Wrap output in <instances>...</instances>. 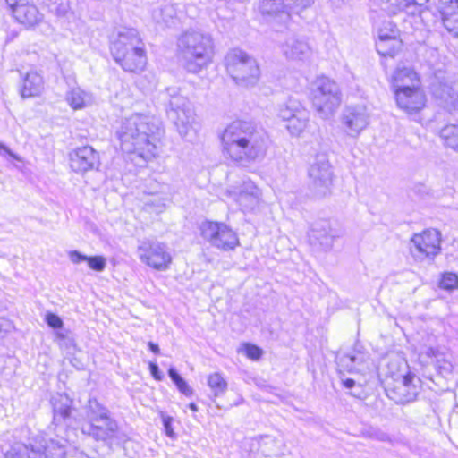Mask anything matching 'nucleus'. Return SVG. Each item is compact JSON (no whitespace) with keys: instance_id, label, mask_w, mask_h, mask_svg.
<instances>
[{"instance_id":"1","label":"nucleus","mask_w":458,"mask_h":458,"mask_svg":"<svg viewBox=\"0 0 458 458\" xmlns=\"http://www.w3.org/2000/svg\"><path fill=\"white\" fill-rule=\"evenodd\" d=\"M224 151L243 165L263 159L267 149V136L263 130L247 121L230 123L221 136Z\"/></svg>"},{"instance_id":"2","label":"nucleus","mask_w":458,"mask_h":458,"mask_svg":"<svg viewBox=\"0 0 458 458\" xmlns=\"http://www.w3.org/2000/svg\"><path fill=\"white\" fill-rule=\"evenodd\" d=\"M163 133L158 119L141 114L125 118L117 131L122 149L127 153H138L144 159L157 156V144Z\"/></svg>"},{"instance_id":"3","label":"nucleus","mask_w":458,"mask_h":458,"mask_svg":"<svg viewBox=\"0 0 458 458\" xmlns=\"http://www.w3.org/2000/svg\"><path fill=\"white\" fill-rule=\"evenodd\" d=\"M110 53L114 60L128 72H139L147 64V55L137 30L123 28L110 39Z\"/></svg>"},{"instance_id":"4","label":"nucleus","mask_w":458,"mask_h":458,"mask_svg":"<svg viewBox=\"0 0 458 458\" xmlns=\"http://www.w3.org/2000/svg\"><path fill=\"white\" fill-rule=\"evenodd\" d=\"M178 55L185 69L198 73L213 60L215 46L212 36L200 30H187L177 41Z\"/></svg>"},{"instance_id":"5","label":"nucleus","mask_w":458,"mask_h":458,"mask_svg":"<svg viewBox=\"0 0 458 458\" xmlns=\"http://www.w3.org/2000/svg\"><path fill=\"white\" fill-rule=\"evenodd\" d=\"M168 119L181 136L185 137L195 123V111L191 102L177 87H168L161 93Z\"/></svg>"},{"instance_id":"6","label":"nucleus","mask_w":458,"mask_h":458,"mask_svg":"<svg viewBox=\"0 0 458 458\" xmlns=\"http://www.w3.org/2000/svg\"><path fill=\"white\" fill-rule=\"evenodd\" d=\"M226 71L233 81L244 88L255 86L260 75L257 61L241 49H232L225 58Z\"/></svg>"},{"instance_id":"7","label":"nucleus","mask_w":458,"mask_h":458,"mask_svg":"<svg viewBox=\"0 0 458 458\" xmlns=\"http://www.w3.org/2000/svg\"><path fill=\"white\" fill-rule=\"evenodd\" d=\"M311 101L320 118H329L341 102L338 85L327 77L318 78L313 83Z\"/></svg>"},{"instance_id":"8","label":"nucleus","mask_w":458,"mask_h":458,"mask_svg":"<svg viewBox=\"0 0 458 458\" xmlns=\"http://www.w3.org/2000/svg\"><path fill=\"white\" fill-rule=\"evenodd\" d=\"M308 175L309 189L314 197L323 198L331 192L333 169L326 155L319 154L315 157Z\"/></svg>"},{"instance_id":"9","label":"nucleus","mask_w":458,"mask_h":458,"mask_svg":"<svg viewBox=\"0 0 458 458\" xmlns=\"http://www.w3.org/2000/svg\"><path fill=\"white\" fill-rule=\"evenodd\" d=\"M199 231L202 238L217 249L231 250L239 245L236 233L225 223L206 220L200 224Z\"/></svg>"},{"instance_id":"10","label":"nucleus","mask_w":458,"mask_h":458,"mask_svg":"<svg viewBox=\"0 0 458 458\" xmlns=\"http://www.w3.org/2000/svg\"><path fill=\"white\" fill-rule=\"evenodd\" d=\"M137 255L141 262L156 270H165L172 261L166 246L157 241L145 240L140 242Z\"/></svg>"},{"instance_id":"11","label":"nucleus","mask_w":458,"mask_h":458,"mask_svg":"<svg viewBox=\"0 0 458 458\" xmlns=\"http://www.w3.org/2000/svg\"><path fill=\"white\" fill-rule=\"evenodd\" d=\"M440 236V232L436 229H427L421 233L414 234L410 246L413 257L417 259H433L441 250Z\"/></svg>"},{"instance_id":"12","label":"nucleus","mask_w":458,"mask_h":458,"mask_svg":"<svg viewBox=\"0 0 458 458\" xmlns=\"http://www.w3.org/2000/svg\"><path fill=\"white\" fill-rule=\"evenodd\" d=\"M369 115L364 106H347L342 114L344 131L351 137H357L368 126Z\"/></svg>"},{"instance_id":"13","label":"nucleus","mask_w":458,"mask_h":458,"mask_svg":"<svg viewBox=\"0 0 458 458\" xmlns=\"http://www.w3.org/2000/svg\"><path fill=\"white\" fill-rule=\"evenodd\" d=\"M70 165L76 173H86L98 170L100 165V157L91 146H82L70 153Z\"/></svg>"},{"instance_id":"14","label":"nucleus","mask_w":458,"mask_h":458,"mask_svg":"<svg viewBox=\"0 0 458 458\" xmlns=\"http://www.w3.org/2000/svg\"><path fill=\"white\" fill-rule=\"evenodd\" d=\"M394 95L397 106L407 114L418 113L425 106L426 96L420 85L394 89Z\"/></svg>"},{"instance_id":"15","label":"nucleus","mask_w":458,"mask_h":458,"mask_svg":"<svg viewBox=\"0 0 458 458\" xmlns=\"http://www.w3.org/2000/svg\"><path fill=\"white\" fill-rule=\"evenodd\" d=\"M414 376L407 374L395 381L393 387L387 388L386 395L396 403L405 404L414 402L420 392V386L413 383Z\"/></svg>"},{"instance_id":"16","label":"nucleus","mask_w":458,"mask_h":458,"mask_svg":"<svg viewBox=\"0 0 458 458\" xmlns=\"http://www.w3.org/2000/svg\"><path fill=\"white\" fill-rule=\"evenodd\" d=\"M82 430L96 440L105 441L114 436L118 430V425L110 416L95 418Z\"/></svg>"},{"instance_id":"17","label":"nucleus","mask_w":458,"mask_h":458,"mask_svg":"<svg viewBox=\"0 0 458 458\" xmlns=\"http://www.w3.org/2000/svg\"><path fill=\"white\" fill-rule=\"evenodd\" d=\"M387 24L390 26L389 31L386 29L378 30V40L376 47L379 55L393 57L401 49L402 41L397 38L396 27L391 22Z\"/></svg>"},{"instance_id":"18","label":"nucleus","mask_w":458,"mask_h":458,"mask_svg":"<svg viewBox=\"0 0 458 458\" xmlns=\"http://www.w3.org/2000/svg\"><path fill=\"white\" fill-rule=\"evenodd\" d=\"M335 237L327 221L314 224L309 233L310 243L324 251L331 250Z\"/></svg>"},{"instance_id":"19","label":"nucleus","mask_w":458,"mask_h":458,"mask_svg":"<svg viewBox=\"0 0 458 458\" xmlns=\"http://www.w3.org/2000/svg\"><path fill=\"white\" fill-rule=\"evenodd\" d=\"M439 12L443 25L454 37H458V0H438L434 8Z\"/></svg>"},{"instance_id":"20","label":"nucleus","mask_w":458,"mask_h":458,"mask_svg":"<svg viewBox=\"0 0 458 458\" xmlns=\"http://www.w3.org/2000/svg\"><path fill=\"white\" fill-rule=\"evenodd\" d=\"M283 55L293 61H304L310 56L311 49L308 43L294 36L289 37L281 46Z\"/></svg>"},{"instance_id":"21","label":"nucleus","mask_w":458,"mask_h":458,"mask_svg":"<svg viewBox=\"0 0 458 458\" xmlns=\"http://www.w3.org/2000/svg\"><path fill=\"white\" fill-rule=\"evenodd\" d=\"M15 21L27 28H32L38 25L44 19V15L39 12L35 4L30 0L24 4H20L12 13Z\"/></svg>"},{"instance_id":"22","label":"nucleus","mask_w":458,"mask_h":458,"mask_svg":"<svg viewBox=\"0 0 458 458\" xmlns=\"http://www.w3.org/2000/svg\"><path fill=\"white\" fill-rule=\"evenodd\" d=\"M73 401L66 394H56L51 398L53 420L56 424L67 423L71 419Z\"/></svg>"},{"instance_id":"23","label":"nucleus","mask_w":458,"mask_h":458,"mask_svg":"<svg viewBox=\"0 0 458 458\" xmlns=\"http://www.w3.org/2000/svg\"><path fill=\"white\" fill-rule=\"evenodd\" d=\"M259 11L267 19L278 18L284 21L290 17V9L284 0H260Z\"/></svg>"},{"instance_id":"24","label":"nucleus","mask_w":458,"mask_h":458,"mask_svg":"<svg viewBox=\"0 0 458 458\" xmlns=\"http://www.w3.org/2000/svg\"><path fill=\"white\" fill-rule=\"evenodd\" d=\"M4 458H46L42 446L34 445L33 441L28 444L17 443L5 453Z\"/></svg>"},{"instance_id":"25","label":"nucleus","mask_w":458,"mask_h":458,"mask_svg":"<svg viewBox=\"0 0 458 458\" xmlns=\"http://www.w3.org/2000/svg\"><path fill=\"white\" fill-rule=\"evenodd\" d=\"M393 89H403L414 85H420L418 73L411 67L398 66L392 76Z\"/></svg>"},{"instance_id":"26","label":"nucleus","mask_w":458,"mask_h":458,"mask_svg":"<svg viewBox=\"0 0 458 458\" xmlns=\"http://www.w3.org/2000/svg\"><path fill=\"white\" fill-rule=\"evenodd\" d=\"M44 89L43 77L37 72L30 71L22 78L21 96L22 98L38 97Z\"/></svg>"},{"instance_id":"27","label":"nucleus","mask_w":458,"mask_h":458,"mask_svg":"<svg viewBox=\"0 0 458 458\" xmlns=\"http://www.w3.org/2000/svg\"><path fill=\"white\" fill-rule=\"evenodd\" d=\"M260 199V191L253 183H245L237 195V202L243 210H252L258 207Z\"/></svg>"},{"instance_id":"28","label":"nucleus","mask_w":458,"mask_h":458,"mask_svg":"<svg viewBox=\"0 0 458 458\" xmlns=\"http://www.w3.org/2000/svg\"><path fill=\"white\" fill-rule=\"evenodd\" d=\"M153 19L157 23H164L165 26H171L174 24L177 19L176 5L172 4H166L154 10Z\"/></svg>"},{"instance_id":"29","label":"nucleus","mask_w":458,"mask_h":458,"mask_svg":"<svg viewBox=\"0 0 458 458\" xmlns=\"http://www.w3.org/2000/svg\"><path fill=\"white\" fill-rule=\"evenodd\" d=\"M300 101L297 99L289 98L285 102L278 105L277 106V116L284 121H290L293 118L299 111H303Z\"/></svg>"},{"instance_id":"30","label":"nucleus","mask_w":458,"mask_h":458,"mask_svg":"<svg viewBox=\"0 0 458 458\" xmlns=\"http://www.w3.org/2000/svg\"><path fill=\"white\" fill-rule=\"evenodd\" d=\"M34 445L42 446L46 458H63L65 454L64 446L59 444L57 441L50 440L48 443L43 438L34 439Z\"/></svg>"},{"instance_id":"31","label":"nucleus","mask_w":458,"mask_h":458,"mask_svg":"<svg viewBox=\"0 0 458 458\" xmlns=\"http://www.w3.org/2000/svg\"><path fill=\"white\" fill-rule=\"evenodd\" d=\"M308 122L309 114L308 111L304 109L303 111H299L293 118L288 121L286 128L292 135L298 136L305 130Z\"/></svg>"},{"instance_id":"32","label":"nucleus","mask_w":458,"mask_h":458,"mask_svg":"<svg viewBox=\"0 0 458 458\" xmlns=\"http://www.w3.org/2000/svg\"><path fill=\"white\" fill-rule=\"evenodd\" d=\"M67 101L73 109H81L90 101V97L80 88L72 89L67 94Z\"/></svg>"},{"instance_id":"33","label":"nucleus","mask_w":458,"mask_h":458,"mask_svg":"<svg viewBox=\"0 0 458 458\" xmlns=\"http://www.w3.org/2000/svg\"><path fill=\"white\" fill-rule=\"evenodd\" d=\"M420 8L419 13L421 15L426 11H432L437 6V0H402L398 5L399 11H407L411 6Z\"/></svg>"},{"instance_id":"34","label":"nucleus","mask_w":458,"mask_h":458,"mask_svg":"<svg viewBox=\"0 0 458 458\" xmlns=\"http://www.w3.org/2000/svg\"><path fill=\"white\" fill-rule=\"evenodd\" d=\"M440 138L447 147L458 151V125L448 124L442 128Z\"/></svg>"},{"instance_id":"35","label":"nucleus","mask_w":458,"mask_h":458,"mask_svg":"<svg viewBox=\"0 0 458 458\" xmlns=\"http://www.w3.org/2000/svg\"><path fill=\"white\" fill-rule=\"evenodd\" d=\"M168 376L182 394L186 396H191L193 394L192 388L188 385V383L184 380V378H182V377L174 368L171 367L168 369Z\"/></svg>"},{"instance_id":"36","label":"nucleus","mask_w":458,"mask_h":458,"mask_svg":"<svg viewBox=\"0 0 458 458\" xmlns=\"http://www.w3.org/2000/svg\"><path fill=\"white\" fill-rule=\"evenodd\" d=\"M208 385L216 396L223 394L227 389V382L219 373L211 374L208 378Z\"/></svg>"},{"instance_id":"37","label":"nucleus","mask_w":458,"mask_h":458,"mask_svg":"<svg viewBox=\"0 0 458 458\" xmlns=\"http://www.w3.org/2000/svg\"><path fill=\"white\" fill-rule=\"evenodd\" d=\"M108 410L102 406L96 399L89 400V417L90 421L95 418L108 417Z\"/></svg>"},{"instance_id":"38","label":"nucleus","mask_w":458,"mask_h":458,"mask_svg":"<svg viewBox=\"0 0 458 458\" xmlns=\"http://www.w3.org/2000/svg\"><path fill=\"white\" fill-rule=\"evenodd\" d=\"M439 287L446 291H454L458 288V276L453 272H445L439 281Z\"/></svg>"},{"instance_id":"39","label":"nucleus","mask_w":458,"mask_h":458,"mask_svg":"<svg viewBox=\"0 0 458 458\" xmlns=\"http://www.w3.org/2000/svg\"><path fill=\"white\" fill-rule=\"evenodd\" d=\"M286 4L292 12L299 13L301 11H303L309 7H310L314 0H286Z\"/></svg>"},{"instance_id":"40","label":"nucleus","mask_w":458,"mask_h":458,"mask_svg":"<svg viewBox=\"0 0 458 458\" xmlns=\"http://www.w3.org/2000/svg\"><path fill=\"white\" fill-rule=\"evenodd\" d=\"M87 263L89 267L98 272H101L106 266V259L102 256L89 257Z\"/></svg>"},{"instance_id":"41","label":"nucleus","mask_w":458,"mask_h":458,"mask_svg":"<svg viewBox=\"0 0 458 458\" xmlns=\"http://www.w3.org/2000/svg\"><path fill=\"white\" fill-rule=\"evenodd\" d=\"M276 440L274 437H261V440L259 442V447L261 448V451L267 455L270 456L276 454V450L270 447H267V445H276Z\"/></svg>"},{"instance_id":"42","label":"nucleus","mask_w":458,"mask_h":458,"mask_svg":"<svg viewBox=\"0 0 458 458\" xmlns=\"http://www.w3.org/2000/svg\"><path fill=\"white\" fill-rule=\"evenodd\" d=\"M244 351L246 356L253 360H259L263 353V351L259 346L251 344H245Z\"/></svg>"},{"instance_id":"43","label":"nucleus","mask_w":458,"mask_h":458,"mask_svg":"<svg viewBox=\"0 0 458 458\" xmlns=\"http://www.w3.org/2000/svg\"><path fill=\"white\" fill-rule=\"evenodd\" d=\"M70 10L68 0H55L53 3V11L58 16H64Z\"/></svg>"},{"instance_id":"44","label":"nucleus","mask_w":458,"mask_h":458,"mask_svg":"<svg viewBox=\"0 0 458 458\" xmlns=\"http://www.w3.org/2000/svg\"><path fill=\"white\" fill-rule=\"evenodd\" d=\"M46 322L50 327L55 329L61 328L64 325L61 318L54 313H48L46 316Z\"/></svg>"},{"instance_id":"45","label":"nucleus","mask_w":458,"mask_h":458,"mask_svg":"<svg viewBox=\"0 0 458 458\" xmlns=\"http://www.w3.org/2000/svg\"><path fill=\"white\" fill-rule=\"evenodd\" d=\"M68 257L73 264H80L81 262H87L89 256L81 253L78 250H71L68 252Z\"/></svg>"},{"instance_id":"46","label":"nucleus","mask_w":458,"mask_h":458,"mask_svg":"<svg viewBox=\"0 0 458 458\" xmlns=\"http://www.w3.org/2000/svg\"><path fill=\"white\" fill-rule=\"evenodd\" d=\"M149 371L152 375V377L156 379V380H158V381H161L164 377L163 374L161 373L158 366L157 363L155 362H150L149 363Z\"/></svg>"},{"instance_id":"47","label":"nucleus","mask_w":458,"mask_h":458,"mask_svg":"<svg viewBox=\"0 0 458 458\" xmlns=\"http://www.w3.org/2000/svg\"><path fill=\"white\" fill-rule=\"evenodd\" d=\"M163 425L165 429V433L168 437H173L174 431L172 429V418L170 417H164L163 418Z\"/></svg>"},{"instance_id":"48","label":"nucleus","mask_w":458,"mask_h":458,"mask_svg":"<svg viewBox=\"0 0 458 458\" xmlns=\"http://www.w3.org/2000/svg\"><path fill=\"white\" fill-rule=\"evenodd\" d=\"M148 345L149 350H150L152 352H154V353H156V354H158V353H159L160 349H159L158 344H155V343H153V342H148Z\"/></svg>"},{"instance_id":"49","label":"nucleus","mask_w":458,"mask_h":458,"mask_svg":"<svg viewBox=\"0 0 458 458\" xmlns=\"http://www.w3.org/2000/svg\"><path fill=\"white\" fill-rule=\"evenodd\" d=\"M4 327L5 331H8L12 325L11 322L8 319L5 318H0V327Z\"/></svg>"},{"instance_id":"50","label":"nucleus","mask_w":458,"mask_h":458,"mask_svg":"<svg viewBox=\"0 0 458 458\" xmlns=\"http://www.w3.org/2000/svg\"><path fill=\"white\" fill-rule=\"evenodd\" d=\"M0 150H4L6 154L13 157L14 159H18V157L2 142H0Z\"/></svg>"},{"instance_id":"51","label":"nucleus","mask_w":458,"mask_h":458,"mask_svg":"<svg viewBox=\"0 0 458 458\" xmlns=\"http://www.w3.org/2000/svg\"><path fill=\"white\" fill-rule=\"evenodd\" d=\"M343 384L344 386L346 387V388H352L355 385V381L352 378H347L345 380L343 381Z\"/></svg>"},{"instance_id":"52","label":"nucleus","mask_w":458,"mask_h":458,"mask_svg":"<svg viewBox=\"0 0 458 458\" xmlns=\"http://www.w3.org/2000/svg\"><path fill=\"white\" fill-rule=\"evenodd\" d=\"M345 358L353 363L357 360V357L354 355H346Z\"/></svg>"},{"instance_id":"53","label":"nucleus","mask_w":458,"mask_h":458,"mask_svg":"<svg viewBox=\"0 0 458 458\" xmlns=\"http://www.w3.org/2000/svg\"><path fill=\"white\" fill-rule=\"evenodd\" d=\"M189 408H190L191 411H198V406H197L194 403H191L189 404Z\"/></svg>"},{"instance_id":"54","label":"nucleus","mask_w":458,"mask_h":458,"mask_svg":"<svg viewBox=\"0 0 458 458\" xmlns=\"http://www.w3.org/2000/svg\"><path fill=\"white\" fill-rule=\"evenodd\" d=\"M58 337H64V335L62 334H57Z\"/></svg>"}]
</instances>
